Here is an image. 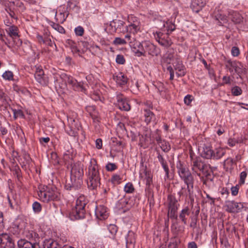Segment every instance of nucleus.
Instances as JSON below:
<instances>
[{"label":"nucleus","instance_id":"obj_1","mask_svg":"<svg viewBox=\"0 0 248 248\" xmlns=\"http://www.w3.org/2000/svg\"><path fill=\"white\" fill-rule=\"evenodd\" d=\"M100 184V176L95 159L92 158L88 166L87 185L91 189H95Z\"/></svg>","mask_w":248,"mask_h":248},{"label":"nucleus","instance_id":"obj_2","mask_svg":"<svg viewBox=\"0 0 248 248\" xmlns=\"http://www.w3.org/2000/svg\"><path fill=\"white\" fill-rule=\"evenodd\" d=\"M177 169L180 178L187 186V188L190 194V187H193V178L187 166L179 161L177 164Z\"/></svg>","mask_w":248,"mask_h":248},{"label":"nucleus","instance_id":"obj_3","mask_svg":"<svg viewBox=\"0 0 248 248\" xmlns=\"http://www.w3.org/2000/svg\"><path fill=\"white\" fill-rule=\"evenodd\" d=\"M87 203V200L84 195L79 196L76 201L75 206L72 208L70 215L75 219H78L84 217L85 207Z\"/></svg>","mask_w":248,"mask_h":248},{"label":"nucleus","instance_id":"obj_4","mask_svg":"<svg viewBox=\"0 0 248 248\" xmlns=\"http://www.w3.org/2000/svg\"><path fill=\"white\" fill-rule=\"evenodd\" d=\"M38 195L40 199L44 202L58 201L60 198V193L55 187H46L44 190H40Z\"/></svg>","mask_w":248,"mask_h":248},{"label":"nucleus","instance_id":"obj_5","mask_svg":"<svg viewBox=\"0 0 248 248\" xmlns=\"http://www.w3.org/2000/svg\"><path fill=\"white\" fill-rule=\"evenodd\" d=\"M171 32L170 31H154L153 34L155 40L160 45L167 47L172 44L171 39L169 37V34Z\"/></svg>","mask_w":248,"mask_h":248},{"label":"nucleus","instance_id":"obj_6","mask_svg":"<svg viewBox=\"0 0 248 248\" xmlns=\"http://www.w3.org/2000/svg\"><path fill=\"white\" fill-rule=\"evenodd\" d=\"M127 23L126 29L128 32L135 34L140 31L141 23L138 17L132 15H129L127 17Z\"/></svg>","mask_w":248,"mask_h":248},{"label":"nucleus","instance_id":"obj_7","mask_svg":"<svg viewBox=\"0 0 248 248\" xmlns=\"http://www.w3.org/2000/svg\"><path fill=\"white\" fill-rule=\"evenodd\" d=\"M84 166L80 162H76L72 166L71 170V178L74 179L76 182L77 181V183L80 184L81 183V179H82L84 174Z\"/></svg>","mask_w":248,"mask_h":248},{"label":"nucleus","instance_id":"obj_8","mask_svg":"<svg viewBox=\"0 0 248 248\" xmlns=\"http://www.w3.org/2000/svg\"><path fill=\"white\" fill-rule=\"evenodd\" d=\"M167 201L168 202V216L170 218H176L177 216L176 215V213L179 205V204L177 203L178 201L175 196L170 195L168 197Z\"/></svg>","mask_w":248,"mask_h":248},{"label":"nucleus","instance_id":"obj_9","mask_svg":"<svg viewBox=\"0 0 248 248\" xmlns=\"http://www.w3.org/2000/svg\"><path fill=\"white\" fill-rule=\"evenodd\" d=\"M5 31L7 34L13 39L16 48L17 49L22 44V41L18 38V28L15 25L10 26L5 29Z\"/></svg>","mask_w":248,"mask_h":248},{"label":"nucleus","instance_id":"obj_10","mask_svg":"<svg viewBox=\"0 0 248 248\" xmlns=\"http://www.w3.org/2000/svg\"><path fill=\"white\" fill-rule=\"evenodd\" d=\"M155 27L163 31L172 32L175 29L174 24L170 21H165L159 19L155 21Z\"/></svg>","mask_w":248,"mask_h":248},{"label":"nucleus","instance_id":"obj_11","mask_svg":"<svg viewBox=\"0 0 248 248\" xmlns=\"http://www.w3.org/2000/svg\"><path fill=\"white\" fill-rule=\"evenodd\" d=\"M61 78L64 81L66 84H68L72 86L75 90H82L83 84L81 82H78L77 80L70 76L65 74H62Z\"/></svg>","mask_w":248,"mask_h":248},{"label":"nucleus","instance_id":"obj_12","mask_svg":"<svg viewBox=\"0 0 248 248\" xmlns=\"http://www.w3.org/2000/svg\"><path fill=\"white\" fill-rule=\"evenodd\" d=\"M34 78L36 81L43 86H46L48 84V77L44 74L43 69L39 67L36 68Z\"/></svg>","mask_w":248,"mask_h":248},{"label":"nucleus","instance_id":"obj_13","mask_svg":"<svg viewBox=\"0 0 248 248\" xmlns=\"http://www.w3.org/2000/svg\"><path fill=\"white\" fill-rule=\"evenodd\" d=\"M67 121L70 128V131L68 133L69 135L71 136L76 137L77 135L79 127L78 121L73 117L68 116Z\"/></svg>","mask_w":248,"mask_h":248},{"label":"nucleus","instance_id":"obj_14","mask_svg":"<svg viewBox=\"0 0 248 248\" xmlns=\"http://www.w3.org/2000/svg\"><path fill=\"white\" fill-rule=\"evenodd\" d=\"M199 151L202 157L206 159L213 158V150L210 144H203L199 147Z\"/></svg>","mask_w":248,"mask_h":248},{"label":"nucleus","instance_id":"obj_15","mask_svg":"<svg viewBox=\"0 0 248 248\" xmlns=\"http://www.w3.org/2000/svg\"><path fill=\"white\" fill-rule=\"evenodd\" d=\"M95 214L99 220H105L108 218V213L107 208L104 205H99L96 206Z\"/></svg>","mask_w":248,"mask_h":248},{"label":"nucleus","instance_id":"obj_16","mask_svg":"<svg viewBox=\"0 0 248 248\" xmlns=\"http://www.w3.org/2000/svg\"><path fill=\"white\" fill-rule=\"evenodd\" d=\"M144 48V50L142 51L143 56L146 55V53L149 55L154 56L156 55L155 47V46L149 41L142 42V47Z\"/></svg>","mask_w":248,"mask_h":248},{"label":"nucleus","instance_id":"obj_17","mask_svg":"<svg viewBox=\"0 0 248 248\" xmlns=\"http://www.w3.org/2000/svg\"><path fill=\"white\" fill-rule=\"evenodd\" d=\"M116 99L117 105L120 109L125 111H128L130 109V106L128 101L123 98L122 95H117Z\"/></svg>","mask_w":248,"mask_h":248},{"label":"nucleus","instance_id":"obj_18","mask_svg":"<svg viewBox=\"0 0 248 248\" xmlns=\"http://www.w3.org/2000/svg\"><path fill=\"white\" fill-rule=\"evenodd\" d=\"M174 61L171 63L173 65L175 70L178 71L176 74L178 76H183L185 75L184 71V67L182 63V62L178 58L173 60Z\"/></svg>","mask_w":248,"mask_h":248},{"label":"nucleus","instance_id":"obj_19","mask_svg":"<svg viewBox=\"0 0 248 248\" xmlns=\"http://www.w3.org/2000/svg\"><path fill=\"white\" fill-rule=\"evenodd\" d=\"M19 248H37L38 245L33 242H29L25 239H20L17 242Z\"/></svg>","mask_w":248,"mask_h":248},{"label":"nucleus","instance_id":"obj_20","mask_svg":"<svg viewBox=\"0 0 248 248\" xmlns=\"http://www.w3.org/2000/svg\"><path fill=\"white\" fill-rule=\"evenodd\" d=\"M13 243L14 242L7 233H0V247H4L10 243Z\"/></svg>","mask_w":248,"mask_h":248},{"label":"nucleus","instance_id":"obj_21","mask_svg":"<svg viewBox=\"0 0 248 248\" xmlns=\"http://www.w3.org/2000/svg\"><path fill=\"white\" fill-rule=\"evenodd\" d=\"M248 209V203L245 202H235L233 203V213L246 211Z\"/></svg>","mask_w":248,"mask_h":248},{"label":"nucleus","instance_id":"obj_22","mask_svg":"<svg viewBox=\"0 0 248 248\" xmlns=\"http://www.w3.org/2000/svg\"><path fill=\"white\" fill-rule=\"evenodd\" d=\"M64 45L66 47H68L71 49L73 54H76L79 52L76 43L71 39H68L66 40Z\"/></svg>","mask_w":248,"mask_h":248},{"label":"nucleus","instance_id":"obj_23","mask_svg":"<svg viewBox=\"0 0 248 248\" xmlns=\"http://www.w3.org/2000/svg\"><path fill=\"white\" fill-rule=\"evenodd\" d=\"M233 69L238 77L241 78L245 73V68L243 65L239 62H233Z\"/></svg>","mask_w":248,"mask_h":248},{"label":"nucleus","instance_id":"obj_24","mask_svg":"<svg viewBox=\"0 0 248 248\" xmlns=\"http://www.w3.org/2000/svg\"><path fill=\"white\" fill-rule=\"evenodd\" d=\"M204 5V3L202 1V0H193L191 3V8L194 12L198 13Z\"/></svg>","mask_w":248,"mask_h":248},{"label":"nucleus","instance_id":"obj_25","mask_svg":"<svg viewBox=\"0 0 248 248\" xmlns=\"http://www.w3.org/2000/svg\"><path fill=\"white\" fill-rule=\"evenodd\" d=\"M192 170L195 172H197V170L203 171L204 165L201 162V161L198 160L197 158L194 159L191 161Z\"/></svg>","mask_w":248,"mask_h":248},{"label":"nucleus","instance_id":"obj_26","mask_svg":"<svg viewBox=\"0 0 248 248\" xmlns=\"http://www.w3.org/2000/svg\"><path fill=\"white\" fill-rule=\"evenodd\" d=\"M24 236L31 241H34V243L37 242L39 240L38 234L33 231H26L24 232Z\"/></svg>","mask_w":248,"mask_h":248},{"label":"nucleus","instance_id":"obj_27","mask_svg":"<svg viewBox=\"0 0 248 248\" xmlns=\"http://www.w3.org/2000/svg\"><path fill=\"white\" fill-rule=\"evenodd\" d=\"M43 248H62V247L57 241L52 239H47L44 242Z\"/></svg>","mask_w":248,"mask_h":248},{"label":"nucleus","instance_id":"obj_28","mask_svg":"<svg viewBox=\"0 0 248 248\" xmlns=\"http://www.w3.org/2000/svg\"><path fill=\"white\" fill-rule=\"evenodd\" d=\"M116 82L121 85L125 84L127 82V78L123 73H119L114 77Z\"/></svg>","mask_w":248,"mask_h":248},{"label":"nucleus","instance_id":"obj_29","mask_svg":"<svg viewBox=\"0 0 248 248\" xmlns=\"http://www.w3.org/2000/svg\"><path fill=\"white\" fill-rule=\"evenodd\" d=\"M225 153V150L224 148L220 147H217L213 150V159H219L221 158Z\"/></svg>","mask_w":248,"mask_h":248},{"label":"nucleus","instance_id":"obj_30","mask_svg":"<svg viewBox=\"0 0 248 248\" xmlns=\"http://www.w3.org/2000/svg\"><path fill=\"white\" fill-rule=\"evenodd\" d=\"M144 121L147 124H149L152 120L155 118L154 114L150 110L144 109Z\"/></svg>","mask_w":248,"mask_h":248},{"label":"nucleus","instance_id":"obj_31","mask_svg":"<svg viewBox=\"0 0 248 248\" xmlns=\"http://www.w3.org/2000/svg\"><path fill=\"white\" fill-rule=\"evenodd\" d=\"M189 215V208L187 206L185 208L183 209L179 215V218L182 220L183 222L185 224L186 223V216H187Z\"/></svg>","mask_w":248,"mask_h":248},{"label":"nucleus","instance_id":"obj_32","mask_svg":"<svg viewBox=\"0 0 248 248\" xmlns=\"http://www.w3.org/2000/svg\"><path fill=\"white\" fill-rule=\"evenodd\" d=\"M157 141L163 151L167 152L170 150V147L168 142L164 140L162 141L160 139L157 140Z\"/></svg>","mask_w":248,"mask_h":248},{"label":"nucleus","instance_id":"obj_33","mask_svg":"<svg viewBox=\"0 0 248 248\" xmlns=\"http://www.w3.org/2000/svg\"><path fill=\"white\" fill-rule=\"evenodd\" d=\"M74 155L73 153V150H68L63 154V159L65 162H69L73 160Z\"/></svg>","mask_w":248,"mask_h":248},{"label":"nucleus","instance_id":"obj_34","mask_svg":"<svg viewBox=\"0 0 248 248\" xmlns=\"http://www.w3.org/2000/svg\"><path fill=\"white\" fill-rule=\"evenodd\" d=\"M124 190L127 194L133 193L135 191V188L133 184L130 182L126 183L124 186Z\"/></svg>","mask_w":248,"mask_h":248},{"label":"nucleus","instance_id":"obj_35","mask_svg":"<svg viewBox=\"0 0 248 248\" xmlns=\"http://www.w3.org/2000/svg\"><path fill=\"white\" fill-rule=\"evenodd\" d=\"M2 77L5 80H13L14 75L12 72L6 71L2 74Z\"/></svg>","mask_w":248,"mask_h":248},{"label":"nucleus","instance_id":"obj_36","mask_svg":"<svg viewBox=\"0 0 248 248\" xmlns=\"http://www.w3.org/2000/svg\"><path fill=\"white\" fill-rule=\"evenodd\" d=\"M14 91L16 92L19 94H26L28 93V91L25 88L22 87H20L17 85H14L13 87Z\"/></svg>","mask_w":248,"mask_h":248},{"label":"nucleus","instance_id":"obj_37","mask_svg":"<svg viewBox=\"0 0 248 248\" xmlns=\"http://www.w3.org/2000/svg\"><path fill=\"white\" fill-rule=\"evenodd\" d=\"M144 173L145 175L144 179L146 181V185L150 186L152 182V176L151 174L146 170H144Z\"/></svg>","mask_w":248,"mask_h":248},{"label":"nucleus","instance_id":"obj_38","mask_svg":"<svg viewBox=\"0 0 248 248\" xmlns=\"http://www.w3.org/2000/svg\"><path fill=\"white\" fill-rule=\"evenodd\" d=\"M177 57L176 55H174L172 54H166V56L164 57V59L166 62L168 63H171L172 62L174 61L175 58H177Z\"/></svg>","mask_w":248,"mask_h":248},{"label":"nucleus","instance_id":"obj_39","mask_svg":"<svg viewBox=\"0 0 248 248\" xmlns=\"http://www.w3.org/2000/svg\"><path fill=\"white\" fill-rule=\"evenodd\" d=\"M122 178L118 174H114L111 178V181L114 184H119L121 182Z\"/></svg>","mask_w":248,"mask_h":248},{"label":"nucleus","instance_id":"obj_40","mask_svg":"<svg viewBox=\"0 0 248 248\" xmlns=\"http://www.w3.org/2000/svg\"><path fill=\"white\" fill-rule=\"evenodd\" d=\"M110 233L111 234L112 237H113L117 232V227L114 224H110L108 228Z\"/></svg>","mask_w":248,"mask_h":248},{"label":"nucleus","instance_id":"obj_41","mask_svg":"<svg viewBox=\"0 0 248 248\" xmlns=\"http://www.w3.org/2000/svg\"><path fill=\"white\" fill-rule=\"evenodd\" d=\"M243 18L239 13H233V22L235 23H240L243 21Z\"/></svg>","mask_w":248,"mask_h":248},{"label":"nucleus","instance_id":"obj_42","mask_svg":"<svg viewBox=\"0 0 248 248\" xmlns=\"http://www.w3.org/2000/svg\"><path fill=\"white\" fill-rule=\"evenodd\" d=\"M224 166L227 170H231L232 167V159L228 158L225 160Z\"/></svg>","mask_w":248,"mask_h":248},{"label":"nucleus","instance_id":"obj_43","mask_svg":"<svg viewBox=\"0 0 248 248\" xmlns=\"http://www.w3.org/2000/svg\"><path fill=\"white\" fill-rule=\"evenodd\" d=\"M13 112L14 113V116L15 119L17 118H22L24 116L23 111L20 109H13Z\"/></svg>","mask_w":248,"mask_h":248},{"label":"nucleus","instance_id":"obj_44","mask_svg":"<svg viewBox=\"0 0 248 248\" xmlns=\"http://www.w3.org/2000/svg\"><path fill=\"white\" fill-rule=\"evenodd\" d=\"M136 47L137 48V53L138 54V56H143V54H142V51L141 50H144V48L143 47H142V42L141 43H137Z\"/></svg>","mask_w":248,"mask_h":248},{"label":"nucleus","instance_id":"obj_45","mask_svg":"<svg viewBox=\"0 0 248 248\" xmlns=\"http://www.w3.org/2000/svg\"><path fill=\"white\" fill-rule=\"evenodd\" d=\"M126 43L127 41H126V40L119 37H116L113 41V44L116 45H124L126 44Z\"/></svg>","mask_w":248,"mask_h":248},{"label":"nucleus","instance_id":"obj_46","mask_svg":"<svg viewBox=\"0 0 248 248\" xmlns=\"http://www.w3.org/2000/svg\"><path fill=\"white\" fill-rule=\"evenodd\" d=\"M117 167L115 163H108L106 166V169L108 171H112L117 169Z\"/></svg>","mask_w":248,"mask_h":248},{"label":"nucleus","instance_id":"obj_47","mask_svg":"<svg viewBox=\"0 0 248 248\" xmlns=\"http://www.w3.org/2000/svg\"><path fill=\"white\" fill-rule=\"evenodd\" d=\"M188 190V189L187 188ZM191 189L192 188L190 187V194H189L188 191H186V190L185 188H182V189L178 192V194L179 195L180 197L181 196H187L188 195L190 196L192 193Z\"/></svg>","mask_w":248,"mask_h":248},{"label":"nucleus","instance_id":"obj_48","mask_svg":"<svg viewBox=\"0 0 248 248\" xmlns=\"http://www.w3.org/2000/svg\"><path fill=\"white\" fill-rule=\"evenodd\" d=\"M84 29L81 26H78L75 29V32L77 36H81L84 33Z\"/></svg>","mask_w":248,"mask_h":248},{"label":"nucleus","instance_id":"obj_49","mask_svg":"<svg viewBox=\"0 0 248 248\" xmlns=\"http://www.w3.org/2000/svg\"><path fill=\"white\" fill-rule=\"evenodd\" d=\"M0 103L2 106H6L8 104L6 96L3 93H0Z\"/></svg>","mask_w":248,"mask_h":248},{"label":"nucleus","instance_id":"obj_50","mask_svg":"<svg viewBox=\"0 0 248 248\" xmlns=\"http://www.w3.org/2000/svg\"><path fill=\"white\" fill-rule=\"evenodd\" d=\"M177 244L178 242L177 239L175 238H172L170 240L168 245V248H176Z\"/></svg>","mask_w":248,"mask_h":248},{"label":"nucleus","instance_id":"obj_51","mask_svg":"<svg viewBox=\"0 0 248 248\" xmlns=\"http://www.w3.org/2000/svg\"><path fill=\"white\" fill-rule=\"evenodd\" d=\"M52 27L53 29L60 33H63L64 32V28L58 24L53 23Z\"/></svg>","mask_w":248,"mask_h":248},{"label":"nucleus","instance_id":"obj_52","mask_svg":"<svg viewBox=\"0 0 248 248\" xmlns=\"http://www.w3.org/2000/svg\"><path fill=\"white\" fill-rule=\"evenodd\" d=\"M33 211L36 213H39L41 210V204L38 202H34L32 204Z\"/></svg>","mask_w":248,"mask_h":248},{"label":"nucleus","instance_id":"obj_53","mask_svg":"<svg viewBox=\"0 0 248 248\" xmlns=\"http://www.w3.org/2000/svg\"><path fill=\"white\" fill-rule=\"evenodd\" d=\"M116 62L118 64H123L124 63L125 61L122 55H118L116 58Z\"/></svg>","mask_w":248,"mask_h":248},{"label":"nucleus","instance_id":"obj_54","mask_svg":"<svg viewBox=\"0 0 248 248\" xmlns=\"http://www.w3.org/2000/svg\"><path fill=\"white\" fill-rule=\"evenodd\" d=\"M247 177V173L245 171H242L240 175L239 184L242 185L244 184L245 180Z\"/></svg>","mask_w":248,"mask_h":248},{"label":"nucleus","instance_id":"obj_55","mask_svg":"<svg viewBox=\"0 0 248 248\" xmlns=\"http://www.w3.org/2000/svg\"><path fill=\"white\" fill-rule=\"evenodd\" d=\"M242 93V90L241 89L238 87H233V95L238 96L241 94Z\"/></svg>","mask_w":248,"mask_h":248},{"label":"nucleus","instance_id":"obj_56","mask_svg":"<svg viewBox=\"0 0 248 248\" xmlns=\"http://www.w3.org/2000/svg\"><path fill=\"white\" fill-rule=\"evenodd\" d=\"M192 100V96L190 95H187L184 98V102L187 105H190Z\"/></svg>","mask_w":248,"mask_h":248},{"label":"nucleus","instance_id":"obj_57","mask_svg":"<svg viewBox=\"0 0 248 248\" xmlns=\"http://www.w3.org/2000/svg\"><path fill=\"white\" fill-rule=\"evenodd\" d=\"M95 145H96V147L98 149H100L102 148V141L100 139H98L96 140Z\"/></svg>","mask_w":248,"mask_h":248},{"label":"nucleus","instance_id":"obj_58","mask_svg":"<svg viewBox=\"0 0 248 248\" xmlns=\"http://www.w3.org/2000/svg\"><path fill=\"white\" fill-rule=\"evenodd\" d=\"M3 228H4V224H3V214H2V213L0 211V230L2 229Z\"/></svg>","mask_w":248,"mask_h":248},{"label":"nucleus","instance_id":"obj_59","mask_svg":"<svg viewBox=\"0 0 248 248\" xmlns=\"http://www.w3.org/2000/svg\"><path fill=\"white\" fill-rule=\"evenodd\" d=\"M240 50L238 47L233 46V57L238 56L240 54Z\"/></svg>","mask_w":248,"mask_h":248},{"label":"nucleus","instance_id":"obj_60","mask_svg":"<svg viewBox=\"0 0 248 248\" xmlns=\"http://www.w3.org/2000/svg\"><path fill=\"white\" fill-rule=\"evenodd\" d=\"M40 142L41 143L43 144V143H47L50 140V139L49 137L46 138H41L39 139Z\"/></svg>","mask_w":248,"mask_h":248},{"label":"nucleus","instance_id":"obj_61","mask_svg":"<svg viewBox=\"0 0 248 248\" xmlns=\"http://www.w3.org/2000/svg\"><path fill=\"white\" fill-rule=\"evenodd\" d=\"M161 165H162L163 169L164 170L166 174L168 175L169 173V168L168 167L166 162L164 163L163 164H162Z\"/></svg>","mask_w":248,"mask_h":248},{"label":"nucleus","instance_id":"obj_62","mask_svg":"<svg viewBox=\"0 0 248 248\" xmlns=\"http://www.w3.org/2000/svg\"><path fill=\"white\" fill-rule=\"evenodd\" d=\"M240 185L239 184L233 187V196L236 195L238 194Z\"/></svg>","mask_w":248,"mask_h":248},{"label":"nucleus","instance_id":"obj_63","mask_svg":"<svg viewBox=\"0 0 248 248\" xmlns=\"http://www.w3.org/2000/svg\"><path fill=\"white\" fill-rule=\"evenodd\" d=\"M188 248H197V244L194 242H191L188 243Z\"/></svg>","mask_w":248,"mask_h":248},{"label":"nucleus","instance_id":"obj_64","mask_svg":"<svg viewBox=\"0 0 248 248\" xmlns=\"http://www.w3.org/2000/svg\"><path fill=\"white\" fill-rule=\"evenodd\" d=\"M0 248H15L14 243H10L8 245L5 246L4 247H0Z\"/></svg>","mask_w":248,"mask_h":248}]
</instances>
